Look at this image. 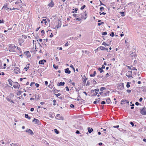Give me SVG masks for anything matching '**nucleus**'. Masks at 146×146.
Listing matches in <instances>:
<instances>
[{
	"mask_svg": "<svg viewBox=\"0 0 146 146\" xmlns=\"http://www.w3.org/2000/svg\"><path fill=\"white\" fill-rule=\"evenodd\" d=\"M117 88L120 90L123 89L124 88L123 83H122L121 84H119L117 86Z\"/></svg>",
	"mask_w": 146,
	"mask_h": 146,
	"instance_id": "obj_6",
	"label": "nucleus"
},
{
	"mask_svg": "<svg viewBox=\"0 0 146 146\" xmlns=\"http://www.w3.org/2000/svg\"><path fill=\"white\" fill-rule=\"evenodd\" d=\"M22 3V1H21V0H19V1H17L15 3V4H18L19 3Z\"/></svg>",
	"mask_w": 146,
	"mask_h": 146,
	"instance_id": "obj_33",
	"label": "nucleus"
},
{
	"mask_svg": "<svg viewBox=\"0 0 146 146\" xmlns=\"http://www.w3.org/2000/svg\"><path fill=\"white\" fill-rule=\"evenodd\" d=\"M100 9L101 12H102L103 10L104 9V8L103 7H101Z\"/></svg>",
	"mask_w": 146,
	"mask_h": 146,
	"instance_id": "obj_45",
	"label": "nucleus"
},
{
	"mask_svg": "<svg viewBox=\"0 0 146 146\" xmlns=\"http://www.w3.org/2000/svg\"><path fill=\"white\" fill-rule=\"evenodd\" d=\"M98 93L97 92H95L93 94V96H96L97 94H98Z\"/></svg>",
	"mask_w": 146,
	"mask_h": 146,
	"instance_id": "obj_57",
	"label": "nucleus"
},
{
	"mask_svg": "<svg viewBox=\"0 0 146 146\" xmlns=\"http://www.w3.org/2000/svg\"><path fill=\"white\" fill-rule=\"evenodd\" d=\"M132 71H128L127 73L126 74V75L128 78H129L132 76Z\"/></svg>",
	"mask_w": 146,
	"mask_h": 146,
	"instance_id": "obj_8",
	"label": "nucleus"
},
{
	"mask_svg": "<svg viewBox=\"0 0 146 146\" xmlns=\"http://www.w3.org/2000/svg\"><path fill=\"white\" fill-rule=\"evenodd\" d=\"M92 81L94 84H97V82L95 80L93 79Z\"/></svg>",
	"mask_w": 146,
	"mask_h": 146,
	"instance_id": "obj_51",
	"label": "nucleus"
},
{
	"mask_svg": "<svg viewBox=\"0 0 146 146\" xmlns=\"http://www.w3.org/2000/svg\"><path fill=\"white\" fill-rule=\"evenodd\" d=\"M87 80V78H84V80L82 82V83L84 84V86L85 85L86 82Z\"/></svg>",
	"mask_w": 146,
	"mask_h": 146,
	"instance_id": "obj_23",
	"label": "nucleus"
},
{
	"mask_svg": "<svg viewBox=\"0 0 146 146\" xmlns=\"http://www.w3.org/2000/svg\"><path fill=\"white\" fill-rule=\"evenodd\" d=\"M53 90L55 93H57L58 92L60 91V90H56V89H55V87H54V88H53Z\"/></svg>",
	"mask_w": 146,
	"mask_h": 146,
	"instance_id": "obj_22",
	"label": "nucleus"
},
{
	"mask_svg": "<svg viewBox=\"0 0 146 146\" xmlns=\"http://www.w3.org/2000/svg\"><path fill=\"white\" fill-rule=\"evenodd\" d=\"M70 107L71 108H74V106L73 104H71L70 105Z\"/></svg>",
	"mask_w": 146,
	"mask_h": 146,
	"instance_id": "obj_55",
	"label": "nucleus"
},
{
	"mask_svg": "<svg viewBox=\"0 0 146 146\" xmlns=\"http://www.w3.org/2000/svg\"><path fill=\"white\" fill-rule=\"evenodd\" d=\"M6 99H7V100L8 101H9L10 102H12L13 103H14V102H13V101L12 100H11V99H10L9 98H8V97H7V98H6Z\"/></svg>",
	"mask_w": 146,
	"mask_h": 146,
	"instance_id": "obj_27",
	"label": "nucleus"
},
{
	"mask_svg": "<svg viewBox=\"0 0 146 146\" xmlns=\"http://www.w3.org/2000/svg\"><path fill=\"white\" fill-rule=\"evenodd\" d=\"M46 62V60H45L43 59L40 60L39 61L38 64H44V62Z\"/></svg>",
	"mask_w": 146,
	"mask_h": 146,
	"instance_id": "obj_12",
	"label": "nucleus"
},
{
	"mask_svg": "<svg viewBox=\"0 0 146 146\" xmlns=\"http://www.w3.org/2000/svg\"><path fill=\"white\" fill-rule=\"evenodd\" d=\"M86 6L85 5H83L80 8L81 10H83L84 9V8L86 7Z\"/></svg>",
	"mask_w": 146,
	"mask_h": 146,
	"instance_id": "obj_41",
	"label": "nucleus"
},
{
	"mask_svg": "<svg viewBox=\"0 0 146 146\" xmlns=\"http://www.w3.org/2000/svg\"><path fill=\"white\" fill-rule=\"evenodd\" d=\"M35 98L38 100H39V94H36L35 95Z\"/></svg>",
	"mask_w": 146,
	"mask_h": 146,
	"instance_id": "obj_24",
	"label": "nucleus"
},
{
	"mask_svg": "<svg viewBox=\"0 0 146 146\" xmlns=\"http://www.w3.org/2000/svg\"><path fill=\"white\" fill-rule=\"evenodd\" d=\"M62 24L61 23V22H58V24L57 25V28H58L61 27V25Z\"/></svg>",
	"mask_w": 146,
	"mask_h": 146,
	"instance_id": "obj_25",
	"label": "nucleus"
},
{
	"mask_svg": "<svg viewBox=\"0 0 146 146\" xmlns=\"http://www.w3.org/2000/svg\"><path fill=\"white\" fill-rule=\"evenodd\" d=\"M65 88L66 89V90L67 91H69V89L68 88V86H66V87Z\"/></svg>",
	"mask_w": 146,
	"mask_h": 146,
	"instance_id": "obj_63",
	"label": "nucleus"
},
{
	"mask_svg": "<svg viewBox=\"0 0 146 146\" xmlns=\"http://www.w3.org/2000/svg\"><path fill=\"white\" fill-rule=\"evenodd\" d=\"M104 24V22H102L101 23H98V26H100L101 25H103Z\"/></svg>",
	"mask_w": 146,
	"mask_h": 146,
	"instance_id": "obj_42",
	"label": "nucleus"
},
{
	"mask_svg": "<svg viewBox=\"0 0 146 146\" xmlns=\"http://www.w3.org/2000/svg\"><path fill=\"white\" fill-rule=\"evenodd\" d=\"M88 133H90L93 131V129L92 128H91L90 127H88Z\"/></svg>",
	"mask_w": 146,
	"mask_h": 146,
	"instance_id": "obj_16",
	"label": "nucleus"
},
{
	"mask_svg": "<svg viewBox=\"0 0 146 146\" xmlns=\"http://www.w3.org/2000/svg\"><path fill=\"white\" fill-rule=\"evenodd\" d=\"M9 46L10 48L9 50V52H15L14 49L16 48V46L14 44H10L9 45Z\"/></svg>",
	"mask_w": 146,
	"mask_h": 146,
	"instance_id": "obj_1",
	"label": "nucleus"
},
{
	"mask_svg": "<svg viewBox=\"0 0 146 146\" xmlns=\"http://www.w3.org/2000/svg\"><path fill=\"white\" fill-rule=\"evenodd\" d=\"M26 132L28 133L30 135H32L34 133L33 131L31 129H29L25 131Z\"/></svg>",
	"mask_w": 146,
	"mask_h": 146,
	"instance_id": "obj_11",
	"label": "nucleus"
},
{
	"mask_svg": "<svg viewBox=\"0 0 146 146\" xmlns=\"http://www.w3.org/2000/svg\"><path fill=\"white\" fill-rule=\"evenodd\" d=\"M8 5V4L6 3V5H4L3 6V8H7V9H6V10H7L8 9H9V8H8L7 7V6Z\"/></svg>",
	"mask_w": 146,
	"mask_h": 146,
	"instance_id": "obj_31",
	"label": "nucleus"
},
{
	"mask_svg": "<svg viewBox=\"0 0 146 146\" xmlns=\"http://www.w3.org/2000/svg\"><path fill=\"white\" fill-rule=\"evenodd\" d=\"M25 117L26 118H28L29 119H30L31 118L30 116H29V115L27 114H25Z\"/></svg>",
	"mask_w": 146,
	"mask_h": 146,
	"instance_id": "obj_28",
	"label": "nucleus"
},
{
	"mask_svg": "<svg viewBox=\"0 0 146 146\" xmlns=\"http://www.w3.org/2000/svg\"><path fill=\"white\" fill-rule=\"evenodd\" d=\"M8 81L9 82V85H10L11 86H12V82H13V81L11 79H9L8 80Z\"/></svg>",
	"mask_w": 146,
	"mask_h": 146,
	"instance_id": "obj_21",
	"label": "nucleus"
},
{
	"mask_svg": "<svg viewBox=\"0 0 146 146\" xmlns=\"http://www.w3.org/2000/svg\"><path fill=\"white\" fill-rule=\"evenodd\" d=\"M81 18L79 17L76 18L75 20L80 21L81 20Z\"/></svg>",
	"mask_w": 146,
	"mask_h": 146,
	"instance_id": "obj_50",
	"label": "nucleus"
},
{
	"mask_svg": "<svg viewBox=\"0 0 146 146\" xmlns=\"http://www.w3.org/2000/svg\"><path fill=\"white\" fill-rule=\"evenodd\" d=\"M110 35L112 37H113L114 36V34L113 32H112L111 34H110Z\"/></svg>",
	"mask_w": 146,
	"mask_h": 146,
	"instance_id": "obj_38",
	"label": "nucleus"
},
{
	"mask_svg": "<svg viewBox=\"0 0 146 146\" xmlns=\"http://www.w3.org/2000/svg\"><path fill=\"white\" fill-rule=\"evenodd\" d=\"M96 74V71H94V72L93 74H91L90 75V76L91 77H93L95 76Z\"/></svg>",
	"mask_w": 146,
	"mask_h": 146,
	"instance_id": "obj_19",
	"label": "nucleus"
},
{
	"mask_svg": "<svg viewBox=\"0 0 146 146\" xmlns=\"http://www.w3.org/2000/svg\"><path fill=\"white\" fill-rule=\"evenodd\" d=\"M54 131L57 134L59 133V131L57 129H54Z\"/></svg>",
	"mask_w": 146,
	"mask_h": 146,
	"instance_id": "obj_34",
	"label": "nucleus"
},
{
	"mask_svg": "<svg viewBox=\"0 0 146 146\" xmlns=\"http://www.w3.org/2000/svg\"><path fill=\"white\" fill-rule=\"evenodd\" d=\"M106 104V102L104 101H102L101 102V104Z\"/></svg>",
	"mask_w": 146,
	"mask_h": 146,
	"instance_id": "obj_59",
	"label": "nucleus"
},
{
	"mask_svg": "<svg viewBox=\"0 0 146 146\" xmlns=\"http://www.w3.org/2000/svg\"><path fill=\"white\" fill-rule=\"evenodd\" d=\"M14 72L16 74H18L20 73V69L18 67H16L14 70Z\"/></svg>",
	"mask_w": 146,
	"mask_h": 146,
	"instance_id": "obj_5",
	"label": "nucleus"
},
{
	"mask_svg": "<svg viewBox=\"0 0 146 146\" xmlns=\"http://www.w3.org/2000/svg\"><path fill=\"white\" fill-rule=\"evenodd\" d=\"M19 51V54H21V55H20V56H22V52L21 50Z\"/></svg>",
	"mask_w": 146,
	"mask_h": 146,
	"instance_id": "obj_46",
	"label": "nucleus"
},
{
	"mask_svg": "<svg viewBox=\"0 0 146 146\" xmlns=\"http://www.w3.org/2000/svg\"><path fill=\"white\" fill-rule=\"evenodd\" d=\"M80 15H81V19H86V17H84L83 16L84 15V14L82 13V14H80Z\"/></svg>",
	"mask_w": 146,
	"mask_h": 146,
	"instance_id": "obj_30",
	"label": "nucleus"
},
{
	"mask_svg": "<svg viewBox=\"0 0 146 146\" xmlns=\"http://www.w3.org/2000/svg\"><path fill=\"white\" fill-rule=\"evenodd\" d=\"M100 1V5H99V6H100V5H104V6H106V5H105V4H103L101 1Z\"/></svg>",
	"mask_w": 146,
	"mask_h": 146,
	"instance_id": "obj_48",
	"label": "nucleus"
},
{
	"mask_svg": "<svg viewBox=\"0 0 146 146\" xmlns=\"http://www.w3.org/2000/svg\"><path fill=\"white\" fill-rule=\"evenodd\" d=\"M55 95H56V96L57 97H58L60 96L61 95V94L59 93L58 94H55Z\"/></svg>",
	"mask_w": 146,
	"mask_h": 146,
	"instance_id": "obj_47",
	"label": "nucleus"
},
{
	"mask_svg": "<svg viewBox=\"0 0 146 146\" xmlns=\"http://www.w3.org/2000/svg\"><path fill=\"white\" fill-rule=\"evenodd\" d=\"M64 72L68 74H70L71 73V71L69 70L68 68H67L64 69Z\"/></svg>",
	"mask_w": 146,
	"mask_h": 146,
	"instance_id": "obj_13",
	"label": "nucleus"
},
{
	"mask_svg": "<svg viewBox=\"0 0 146 146\" xmlns=\"http://www.w3.org/2000/svg\"><path fill=\"white\" fill-rule=\"evenodd\" d=\"M130 124L132 125V127H133L134 126V123L133 122H130Z\"/></svg>",
	"mask_w": 146,
	"mask_h": 146,
	"instance_id": "obj_52",
	"label": "nucleus"
},
{
	"mask_svg": "<svg viewBox=\"0 0 146 146\" xmlns=\"http://www.w3.org/2000/svg\"><path fill=\"white\" fill-rule=\"evenodd\" d=\"M35 85L36 86V87L37 88L39 87V84L38 83H36L35 84Z\"/></svg>",
	"mask_w": 146,
	"mask_h": 146,
	"instance_id": "obj_49",
	"label": "nucleus"
},
{
	"mask_svg": "<svg viewBox=\"0 0 146 146\" xmlns=\"http://www.w3.org/2000/svg\"><path fill=\"white\" fill-rule=\"evenodd\" d=\"M80 131L78 130H76V133L77 134L80 133Z\"/></svg>",
	"mask_w": 146,
	"mask_h": 146,
	"instance_id": "obj_64",
	"label": "nucleus"
},
{
	"mask_svg": "<svg viewBox=\"0 0 146 146\" xmlns=\"http://www.w3.org/2000/svg\"><path fill=\"white\" fill-rule=\"evenodd\" d=\"M33 122H35V124H38V125H40V121L38 119H37L36 118H34L33 121H32Z\"/></svg>",
	"mask_w": 146,
	"mask_h": 146,
	"instance_id": "obj_7",
	"label": "nucleus"
},
{
	"mask_svg": "<svg viewBox=\"0 0 146 146\" xmlns=\"http://www.w3.org/2000/svg\"><path fill=\"white\" fill-rule=\"evenodd\" d=\"M130 82H127V84L126 85V87L127 88H129L130 86Z\"/></svg>",
	"mask_w": 146,
	"mask_h": 146,
	"instance_id": "obj_37",
	"label": "nucleus"
},
{
	"mask_svg": "<svg viewBox=\"0 0 146 146\" xmlns=\"http://www.w3.org/2000/svg\"><path fill=\"white\" fill-rule=\"evenodd\" d=\"M56 118L57 119L59 120H64V118L60 114H57L56 116Z\"/></svg>",
	"mask_w": 146,
	"mask_h": 146,
	"instance_id": "obj_3",
	"label": "nucleus"
},
{
	"mask_svg": "<svg viewBox=\"0 0 146 146\" xmlns=\"http://www.w3.org/2000/svg\"><path fill=\"white\" fill-rule=\"evenodd\" d=\"M49 115L50 117H52V118H53L54 116V114L53 113H52V112L49 113Z\"/></svg>",
	"mask_w": 146,
	"mask_h": 146,
	"instance_id": "obj_17",
	"label": "nucleus"
},
{
	"mask_svg": "<svg viewBox=\"0 0 146 146\" xmlns=\"http://www.w3.org/2000/svg\"><path fill=\"white\" fill-rule=\"evenodd\" d=\"M126 100H122L121 101V104H123L124 103H125V102H126Z\"/></svg>",
	"mask_w": 146,
	"mask_h": 146,
	"instance_id": "obj_40",
	"label": "nucleus"
},
{
	"mask_svg": "<svg viewBox=\"0 0 146 146\" xmlns=\"http://www.w3.org/2000/svg\"><path fill=\"white\" fill-rule=\"evenodd\" d=\"M35 84V82H31V84H30V86H33V85L34 84Z\"/></svg>",
	"mask_w": 146,
	"mask_h": 146,
	"instance_id": "obj_53",
	"label": "nucleus"
},
{
	"mask_svg": "<svg viewBox=\"0 0 146 146\" xmlns=\"http://www.w3.org/2000/svg\"><path fill=\"white\" fill-rule=\"evenodd\" d=\"M42 21H44V23L45 24H46L47 22L45 19H42Z\"/></svg>",
	"mask_w": 146,
	"mask_h": 146,
	"instance_id": "obj_58",
	"label": "nucleus"
},
{
	"mask_svg": "<svg viewBox=\"0 0 146 146\" xmlns=\"http://www.w3.org/2000/svg\"><path fill=\"white\" fill-rule=\"evenodd\" d=\"M120 13L121 14H122V15H121V16H122V17H124V16H125V15L124 14V13H125V12H120Z\"/></svg>",
	"mask_w": 146,
	"mask_h": 146,
	"instance_id": "obj_44",
	"label": "nucleus"
},
{
	"mask_svg": "<svg viewBox=\"0 0 146 146\" xmlns=\"http://www.w3.org/2000/svg\"><path fill=\"white\" fill-rule=\"evenodd\" d=\"M53 66L54 68H55L56 69H57L58 68V66L56 65L55 64H53Z\"/></svg>",
	"mask_w": 146,
	"mask_h": 146,
	"instance_id": "obj_39",
	"label": "nucleus"
},
{
	"mask_svg": "<svg viewBox=\"0 0 146 146\" xmlns=\"http://www.w3.org/2000/svg\"><path fill=\"white\" fill-rule=\"evenodd\" d=\"M101 49L102 50H105V48L103 46H101L97 48V49Z\"/></svg>",
	"mask_w": 146,
	"mask_h": 146,
	"instance_id": "obj_26",
	"label": "nucleus"
},
{
	"mask_svg": "<svg viewBox=\"0 0 146 146\" xmlns=\"http://www.w3.org/2000/svg\"><path fill=\"white\" fill-rule=\"evenodd\" d=\"M110 93V91H106V92L104 93V94L103 93V92H100L99 94H100L102 96H106L107 95V94H109Z\"/></svg>",
	"mask_w": 146,
	"mask_h": 146,
	"instance_id": "obj_9",
	"label": "nucleus"
},
{
	"mask_svg": "<svg viewBox=\"0 0 146 146\" xmlns=\"http://www.w3.org/2000/svg\"><path fill=\"white\" fill-rule=\"evenodd\" d=\"M131 91L130 90H127V92L130 93L131 92Z\"/></svg>",
	"mask_w": 146,
	"mask_h": 146,
	"instance_id": "obj_60",
	"label": "nucleus"
},
{
	"mask_svg": "<svg viewBox=\"0 0 146 146\" xmlns=\"http://www.w3.org/2000/svg\"><path fill=\"white\" fill-rule=\"evenodd\" d=\"M24 54H25L26 56H27L28 58L30 57L31 56L30 53L28 51H27L24 52Z\"/></svg>",
	"mask_w": 146,
	"mask_h": 146,
	"instance_id": "obj_10",
	"label": "nucleus"
},
{
	"mask_svg": "<svg viewBox=\"0 0 146 146\" xmlns=\"http://www.w3.org/2000/svg\"><path fill=\"white\" fill-rule=\"evenodd\" d=\"M130 53L131 56V57L135 58V57L137 55L135 53L133 52H131Z\"/></svg>",
	"mask_w": 146,
	"mask_h": 146,
	"instance_id": "obj_15",
	"label": "nucleus"
},
{
	"mask_svg": "<svg viewBox=\"0 0 146 146\" xmlns=\"http://www.w3.org/2000/svg\"><path fill=\"white\" fill-rule=\"evenodd\" d=\"M105 99L106 100V102L108 104H110V102H111V101L110 100V99L109 98H108V99Z\"/></svg>",
	"mask_w": 146,
	"mask_h": 146,
	"instance_id": "obj_20",
	"label": "nucleus"
},
{
	"mask_svg": "<svg viewBox=\"0 0 146 146\" xmlns=\"http://www.w3.org/2000/svg\"><path fill=\"white\" fill-rule=\"evenodd\" d=\"M54 5V3L52 1H51L48 4V6L51 7H53Z\"/></svg>",
	"mask_w": 146,
	"mask_h": 146,
	"instance_id": "obj_18",
	"label": "nucleus"
},
{
	"mask_svg": "<svg viewBox=\"0 0 146 146\" xmlns=\"http://www.w3.org/2000/svg\"><path fill=\"white\" fill-rule=\"evenodd\" d=\"M135 104L136 105V106H138L139 105H141V104H139V103L138 102H136L135 103Z\"/></svg>",
	"mask_w": 146,
	"mask_h": 146,
	"instance_id": "obj_56",
	"label": "nucleus"
},
{
	"mask_svg": "<svg viewBox=\"0 0 146 146\" xmlns=\"http://www.w3.org/2000/svg\"><path fill=\"white\" fill-rule=\"evenodd\" d=\"M78 8H76L75 9L74 11H72V13H76L77 11H78Z\"/></svg>",
	"mask_w": 146,
	"mask_h": 146,
	"instance_id": "obj_35",
	"label": "nucleus"
},
{
	"mask_svg": "<svg viewBox=\"0 0 146 146\" xmlns=\"http://www.w3.org/2000/svg\"><path fill=\"white\" fill-rule=\"evenodd\" d=\"M103 77V76H101L100 75H98L97 76V77L98 78H102V77Z\"/></svg>",
	"mask_w": 146,
	"mask_h": 146,
	"instance_id": "obj_62",
	"label": "nucleus"
},
{
	"mask_svg": "<svg viewBox=\"0 0 146 146\" xmlns=\"http://www.w3.org/2000/svg\"><path fill=\"white\" fill-rule=\"evenodd\" d=\"M110 76L109 75V74L107 73L106 74V76H105V77L106 78H108V77L109 76Z\"/></svg>",
	"mask_w": 146,
	"mask_h": 146,
	"instance_id": "obj_54",
	"label": "nucleus"
},
{
	"mask_svg": "<svg viewBox=\"0 0 146 146\" xmlns=\"http://www.w3.org/2000/svg\"><path fill=\"white\" fill-rule=\"evenodd\" d=\"M70 67L72 68L73 70L74 71V72H75V68L72 65V64H70Z\"/></svg>",
	"mask_w": 146,
	"mask_h": 146,
	"instance_id": "obj_32",
	"label": "nucleus"
},
{
	"mask_svg": "<svg viewBox=\"0 0 146 146\" xmlns=\"http://www.w3.org/2000/svg\"><path fill=\"white\" fill-rule=\"evenodd\" d=\"M140 112L142 115H146V108L145 107L141 108L140 109Z\"/></svg>",
	"mask_w": 146,
	"mask_h": 146,
	"instance_id": "obj_2",
	"label": "nucleus"
},
{
	"mask_svg": "<svg viewBox=\"0 0 146 146\" xmlns=\"http://www.w3.org/2000/svg\"><path fill=\"white\" fill-rule=\"evenodd\" d=\"M107 33L106 32H103L102 33V35H107Z\"/></svg>",
	"mask_w": 146,
	"mask_h": 146,
	"instance_id": "obj_43",
	"label": "nucleus"
},
{
	"mask_svg": "<svg viewBox=\"0 0 146 146\" xmlns=\"http://www.w3.org/2000/svg\"><path fill=\"white\" fill-rule=\"evenodd\" d=\"M119 127V125L114 126H113V127L114 128H118Z\"/></svg>",
	"mask_w": 146,
	"mask_h": 146,
	"instance_id": "obj_61",
	"label": "nucleus"
},
{
	"mask_svg": "<svg viewBox=\"0 0 146 146\" xmlns=\"http://www.w3.org/2000/svg\"><path fill=\"white\" fill-rule=\"evenodd\" d=\"M103 69L101 68L100 67H99L98 69V70L99 71H100V73H102V72H103L104 71V70H103Z\"/></svg>",
	"mask_w": 146,
	"mask_h": 146,
	"instance_id": "obj_29",
	"label": "nucleus"
},
{
	"mask_svg": "<svg viewBox=\"0 0 146 146\" xmlns=\"http://www.w3.org/2000/svg\"><path fill=\"white\" fill-rule=\"evenodd\" d=\"M13 87L15 88H19L20 85L17 82H13Z\"/></svg>",
	"mask_w": 146,
	"mask_h": 146,
	"instance_id": "obj_4",
	"label": "nucleus"
},
{
	"mask_svg": "<svg viewBox=\"0 0 146 146\" xmlns=\"http://www.w3.org/2000/svg\"><path fill=\"white\" fill-rule=\"evenodd\" d=\"M106 89V88L104 87H101L100 89V90L101 91H102L103 90H105Z\"/></svg>",
	"mask_w": 146,
	"mask_h": 146,
	"instance_id": "obj_36",
	"label": "nucleus"
},
{
	"mask_svg": "<svg viewBox=\"0 0 146 146\" xmlns=\"http://www.w3.org/2000/svg\"><path fill=\"white\" fill-rule=\"evenodd\" d=\"M65 84L64 82H58L57 84V86H63Z\"/></svg>",
	"mask_w": 146,
	"mask_h": 146,
	"instance_id": "obj_14",
	"label": "nucleus"
}]
</instances>
